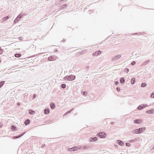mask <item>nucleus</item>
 <instances>
[{
  "mask_svg": "<svg viewBox=\"0 0 154 154\" xmlns=\"http://www.w3.org/2000/svg\"><path fill=\"white\" fill-rule=\"evenodd\" d=\"M125 145L127 146H131L130 144L128 143H126Z\"/></svg>",
  "mask_w": 154,
  "mask_h": 154,
  "instance_id": "32",
  "label": "nucleus"
},
{
  "mask_svg": "<svg viewBox=\"0 0 154 154\" xmlns=\"http://www.w3.org/2000/svg\"><path fill=\"white\" fill-rule=\"evenodd\" d=\"M5 83V81H2L0 82V88Z\"/></svg>",
  "mask_w": 154,
  "mask_h": 154,
  "instance_id": "17",
  "label": "nucleus"
},
{
  "mask_svg": "<svg viewBox=\"0 0 154 154\" xmlns=\"http://www.w3.org/2000/svg\"><path fill=\"white\" fill-rule=\"evenodd\" d=\"M146 113L149 114H152L154 113V109H152L150 110H148L146 111Z\"/></svg>",
  "mask_w": 154,
  "mask_h": 154,
  "instance_id": "8",
  "label": "nucleus"
},
{
  "mask_svg": "<svg viewBox=\"0 0 154 154\" xmlns=\"http://www.w3.org/2000/svg\"><path fill=\"white\" fill-rule=\"evenodd\" d=\"M116 90L117 91H119L120 90V88H119L118 87L116 88Z\"/></svg>",
  "mask_w": 154,
  "mask_h": 154,
  "instance_id": "41",
  "label": "nucleus"
},
{
  "mask_svg": "<svg viewBox=\"0 0 154 154\" xmlns=\"http://www.w3.org/2000/svg\"><path fill=\"white\" fill-rule=\"evenodd\" d=\"M134 122L136 124L139 123V120L138 119H136L134 121Z\"/></svg>",
  "mask_w": 154,
  "mask_h": 154,
  "instance_id": "25",
  "label": "nucleus"
},
{
  "mask_svg": "<svg viewBox=\"0 0 154 154\" xmlns=\"http://www.w3.org/2000/svg\"><path fill=\"white\" fill-rule=\"evenodd\" d=\"M65 40L64 39L63 40H62V41H61V42L62 41L63 42H65Z\"/></svg>",
  "mask_w": 154,
  "mask_h": 154,
  "instance_id": "47",
  "label": "nucleus"
},
{
  "mask_svg": "<svg viewBox=\"0 0 154 154\" xmlns=\"http://www.w3.org/2000/svg\"><path fill=\"white\" fill-rule=\"evenodd\" d=\"M19 38V40H20V39H21V38Z\"/></svg>",
  "mask_w": 154,
  "mask_h": 154,
  "instance_id": "52",
  "label": "nucleus"
},
{
  "mask_svg": "<svg viewBox=\"0 0 154 154\" xmlns=\"http://www.w3.org/2000/svg\"><path fill=\"white\" fill-rule=\"evenodd\" d=\"M29 113L30 114L33 115V114H34L35 113V112L34 111L32 110H29Z\"/></svg>",
  "mask_w": 154,
  "mask_h": 154,
  "instance_id": "18",
  "label": "nucleus"
},
{
  "mask_svg": "<svg viewBox=\"0 0 154 154\" xmlns=\"http://www.w3.org/2000/svg\"><path fill=\"white\" fill-rule=\"evenodd\" d=\"M134 139V140H135V141H139L140 140V138H135Z\"/></svg>",
  "mask_w": 154,
  "mask_h": 154,
  "instance_id": "29",
  "label": "nucleus"
},
{
  "mask_svg": "<svg viewBox=\"0 0 154 154\" xmlns=\"http://www.w3.org/2000/svg\"><path fill=\"white\" fill-rule=\"evenodd\" d=\"M50 112V110L48 108L45 109L44 111V113L45 114H47Z\"/></svg>",
  "mask_w": 154,
  "mask_h": 154,
  "instance_id": "14",
  "label": "nucleus"
},
{
  "mask_svg": "<svg viewBox=\"0 0 154 154\" xmlns=\"http://www.w3.org/2000/svg\"><path fill=\"white\" fill-rule=\"evenodd\" d=\"M97 140V138L96 137H91L90 139V141L91 142H94Z\"/></svg>",
  "mask_w": 154,
  "mask_h": 154,
  "instance_id": "7",
  "label": "nucleus"
},
{
  "mask_svg": "<svg viewBox=\"0 0 154 154\" xmlns=\"http://www.w3.org/2000/svg\"><path fill=\"white\" fill-rule=\"evenodd\" d=\"M53 57L51 56L50 57H48V60L49 61H52V60H53Z\"/></svg>",
  "mask_w": 154,
  "mask_h": 154,
  "instance_id": "27",
  "label": "nucleus"
},
{
  "mask_svg": "<svg viewBox=\"0 0 154 154\" xmlns=\"http://www.w3.org/2000/svg\"><path fill=\"white\" fill-rule=\"evenodd\" d=\"M19 38V40H20V39H21V38Z\"/></svg>",
  "mask_w": 154,
  "mask_h": 154,
  "instance_id": "53",
  "label": "nucleus"
},
{
  "mask_svg": "<svg viewBox=\"0 0 154 154\" xmlns=\"http://www.w3.org/2000/svg\"><path fill=\"white\" fill-rule=\"evenodd\" d=\"M148 106L147 104H142L140 105L137 108V109L139 110H140L144 108L146 106Z\"/></svg>",
  "mask_w": 154,
  "mask_h": 154,
  "instance_id": "4",
  "label": "nucleus"
},
{
  "mask_svg": "<svg viewBox=\"0 0 154 154\" xmlns=\"http://www.w3.org/2000/svg\"><path fill=\"white\" fill-rule=\"evenodd\" d=\"M121 57V55L119 54L117 56H114L112 59V61H115L120 58Z\"/></svg>",
  "mask_w": 154,
  "mask_h": 154,
  "instance_id": "5",
  "label": "nucleus"
},
{
  "mask_svg": "<svg viewBox=\"0 0 154 154\" xmlns=\"http://www.w3.org/2000/svg\"><path fill=\"white\" fill-rule=\"evenodd\" d=\"M18 21L16 20V19H15V20H14V24L16 23H17Z\"/></svg>",
  "mask_w": 154,
  "mask_h": 154,
  "instance_id": "40",
  "label": "nucleus"
},
{
  "mask_svg": "<svg viewBox=\"0 0 154 154\" xmlns=\"http://www.w3.org/2000/svg\"><path fill=\"white\" fill-rule=\"evenodd\" d=\"M145 129L146 128H141L134 129L132 131V133L136 134H138L142 133L145 130Z\"/></svg>",
  "mask_w": 154,
  "mask_h": 154,
  "instance_id": "1",
  "label": "nucleus"
},
{
  "mask_svg": "<svg viewBox=\"0 0 154 154\" xmlns=\"http://www.w3.org/2000/svg\"><path fill=\"white\" fill-rule=\"evenodd\" d=\"M101 51H96L93 53L92 54L93 56H97L101 53Z\"/></svg>",
  "mask_w": 154,
  "mask_h": 154,
  "instance_id": "6",
  "label": "nucleus"
},
{
  "mask_svg": "<svg viewBox=\"0 0 154 154\" xmlns=\"http://www.w3.org/2000/svg\"><path fill=\"white\" fill-rule=\"evenodd\" d=\"M36 97V94H34L33 95V97H32V99H34L35 98V97Z\"/></svg>",
  "mask_w": 154,
  "mask_h": 154,
  "instance_id": "38",
  "label": "nucleus"
},
{
  "mask_svg": "<svg viewBox=\"0 0 154 154\" xmlns=\"http://www.w3.org/2000/svg\"><path fill=\"white\" fill-rule=\"evenodd\" d=\"M135 82V79L134 78H132L131 80V84H133Z\"/></svg>",
  "mask_w": 154,
  "mask_h": 154,
  "instance_id": "23",
  "label": "nucleus"
},
{
  "mask_svg": "<svg viewBox=\"0 0 154 154\" xmlns=\"http://www.w3.org/2000/svg\"><path fill=\"white\" fill-rule=\"evenodd\" d=\"M114 146H115V147H116L118 146L117 145H114Z\"/></svg>",
  "mask_w": 154,
  "mask_h": 154,
  "instance_id": "48",
  "label": "nucleus"
},
{
  "mask_svg": "<svg viewBox=\"0 0 154 154\" xmlns=\"http://www.w3.org/2000/svg\"><path fill=\"white\" fill-rule=\"evenodd\" d=\"M75 79V76L74 75H71L68 76H66L64 77L63 79L65 80L68 81H72Z\"/></svg>",
  "mask_w": 154,
  "mask_h": 154,
  "instance_id": "2",
  "label": "nucleus"
},
{
  "mask_svg": "<svg viewBox=\"0 0 154 154\" xmlns=\"http://www.w3.org/2000/svg\"><path fill=\"white\" fill-rule=\"evenodd\" d=\"M134 140V139H131L130 141H129V142H131V143H132V142H135V140Z\"/></svg>",
  "mask_w": 154,
  "mask_h": 154,
  "instance_id": "36",
  "label": "nucleus"
},
{
  "mask_svg": "<svg viewBox=\"0 0 154 154\" xmlns=\"http://www.w3.org/2000/svg\"><path fill=\"white\" fill-rule=\"evenodd\" d=\"M67 6V5L66 4L62 5L61 6V8L62 9H64V8H66Z\"/></svg>",
  "mask_w": 154,
  "mask_h": 154,
  "instance_id": "21",
  "label": "nucleus"
},
{
  "mask_svg": "<svg viewBox=\"0 0 154 154\" xmlns=\"http://www.w3.org/2000/svg\"><path fill=\"white\" fill-rule=\"evenodd\" d=\"M129 71V69L128 68H126L124 70V72H126L127 73H128Z\"/></svg>",
  "mask_w": 154,
  "mask_h": 154,
  "instance_id": "30",
  "label": "nucleus"
},
{
  "mask_svg": "<svg viewBox=\"0 0 154 154\" xmlns=\"http://www.w3.org/2000/svg\"><path fill=\"white\" fill-rule=\"evenodd\" d=\"M22 15H21V14H20L15 19L17 21H18L22 18Z\"/></svg>",
  "mask_w": 154,
  "mask_h": 154,
  "instance_id": "10",
  "label": "nucleus"
},
{
  "mask_svg": "<svg viewBox=\"0 0 154 154\" xmlns=\"http://www.w3.org/2000/svg\"><path fill=\"white\" fill-rule=\"evenodd\" d=\"M120 81L121 83L123 84L125 82V80L124 78H123V77L121 78L120 79Z\"/></svg>",
  "mask_w": 154,
  "mask_h": 154,
  "instance_id": "16",
  "label": "nucleus"
},
{
  "mask_svg": "<svg viewBox=\"0 0 154 154\" xmlns=\"http://www.w3.org/2000/svg\"><path fill=\"white\" fill-rule=\"evenodd\" d=\"M89 68V67L88 66H87L86 67V69L87 70Z\"/></svg>",
  "mask_w": 154,
  "mask_h": 154,
  "instance_id": "42",
  "label": "nucleus"
},
{
  "mask_svg": "<svg viewBox=\"0 0 154 154\" xmlns=\"http://www.w3.org/2000/svg\"><path fill=\"white\" fill-rule=\"evenodd\" d=\"M97 137H100L101 138H103L106 137V134L104 132H100L98 133L97 134Z\"/></svg>",
  "mask_w": 154,
  "mask_h": 154,
  "instance_id": "3",
  "label": "nucleus"
},
{
  "mask_svg": "<svg viewBox=\"0 0 154 154\" xmlns=\"http://www.w3.org/2000/svg\"><path fill=\"white\" fill-rule=\"evenodd\" d=\"M30 122V120L29 119H26L24 122L25 125H29Z\"/></svg>",
  "mask_w": 154,
  "mask_h": 154,
  "instance_id": "13",
  "label": "nucleus"
},
{
  "mask_svg": "<svg viewBox=\"0 0 154 154\" xmlns=\"http://www.w3.org/2000/svg\"><path fill=\"white\" fill-rule=\"evenodd\" d=\"M25 133H24L22 134H21L20 135H19L18 136H14L13 137L14 139H16V138H18L20 137H21V136H22L23 134H24Z\"/></svg>",
  "mask_w": 154,
  "mask_h": 154,
  "instance_id": "15",
  "label": "nucleus"
},
{
  "mask_svg": "<svg viewBox=\"0 0 154 154\" xmlns=\"http://www.w3.org/2000/svg\"><path fill=\"white\" fill-rule=\"evenodd\" d=\"M17 105L18 106H19L20 105V103H17Z\"/></svg>",
  "mask_w": 154,
  "mask_h": 154,
  "instance_id": "46",
  "label": "nucleus"
},
{
  "mask_svg": "<svg viewBox=\"0 0 154 154\" xmlns=\"http://www.w3.org/2000/svg\"><path fill=\"white\" fill-rule=\"evenodd\" d=\"M66 87V85L65 84H63L61 85V87L62 88H64Z\"/></svg>",
  "mask_w": 154,
  "mask_h": 154,
  "instance_id": "26",
  "label": "nucleus"
},
{
  "mask_svg": "<svg viewBox=\"0 0 154 154\" xmlns=\"http://www.w3.org/2000/svg\"><path fill=\"white\" fill-rule=\"evenodd\" d=\"M111 125H113L114 124L115 122H111Z\"/></svg>",
  "mask_w": 154,
  "mask_h": 154,
  "instance_id": "45",
  "label": "nucleus"
},
{
  "mask_svg": "<svg viewBox=\"0 0 154 154\" xmlns=\"http://www.w3.org/2000/svg\"><path fill=\"white\" fill-rule=\"evenodd\" d=\"M19 38V40H20V39H21V38Z\"/></svg>",
  "mask_w": 154,
  "mask_h": 154,
  "instance_id": "51",
  "label": "nucleus"
},
{
  "mask_svg": "<svg viewBox=\"0 0 154 154\" xmlns=\"http://www.w3.org/2000/svg\"><path fill=\"white\" fill-rule=\"evenodd\" d=\"M57 50H56L55 51L57 52Z\"/></svg>",
  "mask_w": 154,
  "mask_h": 154,
  "instance_id": "49",
  "label": "nucleus"
},
{
  "mask_svg": "<svg viewBox=\"0 0 154 154\" xmlns=\"http://www.w3.org/2000/svg\"><path fill=\"white\" fill-rule=\"evenodd\" d=\"M149 62V61L148 60H146L145 61V62L146 63H148Z\"/></svg>",
  "mask_w": 154,
  "mask_h": 154,
  "instance_id": "43",
  "label": "nucleus"
},
{
  "mask_svg": "<svg viewBox=\"0 0 154 154\" xmlns=\"http://www.w3.org/2000/svg\"><path fill=\"white\" fill-rule=\"evenodd\" d=\"M117 143L121 146H123L124 144V142L120 140H117Z\"/></svg>",
  "mask_w": 154,
  "mask_h": 154,
  "instance_id": "9",
  "label": "nucleus"
},
{
  "mask_svg": "<svg viewBox=\"0 0 154 154\" xmlns=\"http://www.w3.org/2000/svg\"><path fill=\"white\" fill-rule=\"evenodd\" d=\"M45 146V144H43L42 145V147H43Z\"/></svg>",
  "mask_w": 154,
  "mask_h": 154,
  "instance_id": "44",
  "label": "nucleus"
},
{
  "mask_svg": "<svg viewBox=\"0 0 154 154\" xmlns=\"http://www.w3.org/2000/svg\"><path fill=\"white\" fill-rule=\"evenodd\" d=\"M81 93L85 96H86L87 95V92L86 91H82Z\"/></svg>",
  "mask_w": 154,
  "mask_h": 154,
  "instance_id": "20",
  "label": "nucleus"
},
{
  "mask_svg": "<svg viewBox=\"0 0 154 154\" xmlns=\"http://www.w3.org/2000/svg\"><path fill=\"white\" fill-rule=\"evenodd\" d=\"M73 109H71L70 110H69V111H68L67 112H66V113L64 114V115H66V114H67V113H68L72 111L73 110Z\"/></svg>",
  "mask_w": 154,
  "mask_h": 154,
  "instance_id": "33",
  "label": "nucleus"
},
{
  "mask_svg": "<svg viewBox=\"0 0 154 154\" xmlns=\"http://www.w3.org/2000/svg\"><path fill=\"white\" fill-rule=\"evenodd\" d=\"M9 17L8 16H7L6 17H3L2 20H1L2 22L3 23L5 21L7 20L8 19H9Z\"/></svg>",
  "mask_w": 154,
  "mask_h": 154,
  "instance_id": "11",
  "label": "nucleus"
},
{
  "mask_svg": "<svg viewBox=\"0 0 154 154\" xmlns=\"http://www.w3.org/2000/svg\"><path fill=\"white\" fill-rule=\"evenodd\" d=\"M153 149H154V146H153Z\"/></svg>",
  "mask_w": 154,
  "mask_h": 154,
  "instance_id": "50",
  "label": "nucleus"
},
{
  "mask_svg": "<svg viewBox=\"0 0 154 154\" xmlns=\"http://www.w3.org/2000/svg\"><path fill=\"white\" fill-rule=\"evenodd\" d=\"M136 63V62L135 61H133L131 63V64L132 65H134Z\"/></svg>",
  "mask_w": 154,
  "mask_h": 154,
  "instance_id": "34",
  "label": "nucleus"
},
{
  "mask_svg": "<svg viewBox=\"0 0 154 154\" xmlns=\"http://www.w3.org/2000/svg\"><path fill=\"white\" fill-rule=\"evenodd\" d=\"M11 129L13 131H15L17 129L16 127H15L14 125H12L11 126Z\"/></svg>",
  "mask_w": 154,
  "mask_h": 154,
  "instance_id": "19",
  "label": "nucleus"
},
{
  "mask_svg": "<svg viewBox=\"0 0 154 154\" xmlns=\"http://www.w3.org/2000/svg\"><path fill=\"white\" fill-rule=\"evenodd\" d=\"M140 33H135L133 34L134 35H140Z\"/></svg>",
  "mask_w": 154,
  "mask_h": 154,
  "instance_id": "37",
  "label": "nucleus"
},
{
  "mask_svg": "<svg viewBox=\"0 0 154 154\" xmlns=\"http://www.w3.org/2000/svg\"><path fill=\"white\" fill-rule=\"evenodd\" d=\"M119 83L118 82V81H116V82H115V84L116 85H118V84H119Z\"/></svg>",
  "mask_w": 154,
  "mask_h": 154,
  "instance_id": "39",
  "label": "nucleus"
},
{
  "mask_svg": "<svg viewBox=\"0 0 154 154\" xmlns=\"http://www.w3.org/2000/svg\"><path fill=\"white\" fill-rule=\"evenodd\" d=\"M146 84L145 83H142L141 87H144L146 86Z\"/></svg>",
  "mask_w": 154,
  "mask_h": 154,
  "instance_id": "24",
  "label": "nucleus"
},
{
  "mask_svg": "<svg viewBox=\"0 0 154 154\" xmlns=\"http://www.w3.org/2000/svg\"><path fill=\"white\" fill-rule=\"evenodd\" d=\"M73 149H72V148H69L68 149V150L70 152L73 151Z\"/></svg>",
  "mask_w": 154,
  "mask_h": 154,
  "instance_id": "35",
  "label": "nucleus"
},
{
  "mask_svg": "<svg viewBox=\"0 0 154 154\" xmlns=\"http://www.w3.org/2000/svg\"><path fill=\"white\" fill-rule=\"evenodd\" d=\"M72 149H73V151H76L77 150V148L76 146H74L72 148Z\"/></svg>",
  "mask_w": 154,
  "mask_h": 154,
  "instance_id": "28",
  "label": "nucleus"
},
{
  "mask_svg": "<svg viewBox=\"0 0 154 154\" xmlns=\"http://www.w3.org/2000/svg\"><path fill=\"white\" fill-rule=\"evenodd\" d=\"M21 54H16L14 55V56L17 57H20L21 56Z\"/></svg>",
  "mask_w": 154,
  "mask_h": 154,
  "instance_id": "22",
  "label": "nucleus"
},
{
  "mask_svg": "<svg viewBox=\"0 0 154 154\" xmlns=\"http://www.w3.org/2000/svg\"><path fill=\"white\" fill-rule=\"evenodd\" d=\"M151 97L152 98H154V91H153L152 93V94L151 95Z\"/></svg>",
  "mask_w": 154,
  "mask_h": 154,
  "instance_id": "31",
  "label": "nucleus"
},
{
  "mask_svg": "<svg viewBox=\"0 0 154 154\" xmlns=\"http://www.w3.org/2000/svg\"><path fill=\"white\" fill-rule=\"evenodd\" d=\"M51 108L52 109H54L55 108V105L54 103L53 102H51L50 104Z\"/></svg>",
  "mask_w": 154,
  "mask_h": 154,
  "instance_id": "12",
  "label": "nucleus"
}]
</instances>
